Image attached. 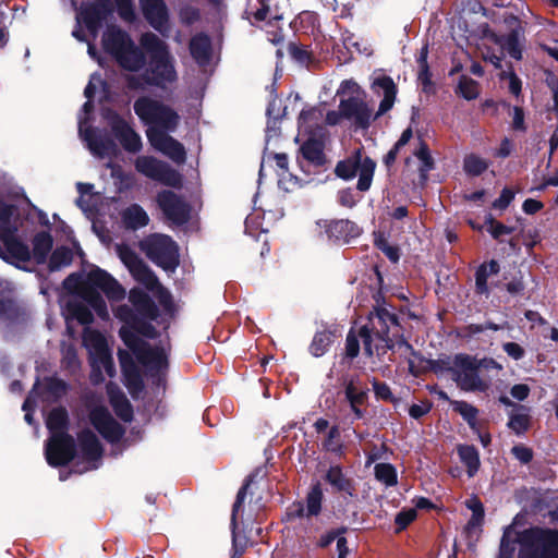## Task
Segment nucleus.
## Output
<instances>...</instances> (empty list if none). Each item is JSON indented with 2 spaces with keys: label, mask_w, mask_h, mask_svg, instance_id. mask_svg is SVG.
<instances>
[{
  "label": "nucleus",
  "mask_w": 558,
  "mask_h": 558,
  "mask_svg": "<svg viewBox=\"0 0 558 558\" xmlns=\"http://www.w3.org/2000/svg\"><path fill=\"white\" fill-rule=\"evenodd\" d=\"M63 284L71 293L69 299L64 301V316L68 323L70 319H76L83 325L93 322L92 312L78 299L85 301L100 318L107 319L109 317L105 300L97 291L92 289V286L100 289L111 301H121L126 294L124 288L110 274L100 268L92 269L85 279L80 275L72 274L64 280Z\"/></svg>",
  "instance_id": "f257e3e1"
},
{
  "label": "nucleus",
  "mask_w": 558,
  "mask_h": 558,
  "mask_svg": "<svg viewBox=\"0 0 558 558\" xmlns=\"http://www.w3.org/2000/svg\"><path fill=\"white\" fill-rule=\"evenodd\" d=\"M134 111L147 125L146 136L150 145L172 161L183 163L186 159L183 145L168 134L179 124L178 113L171 107L148 96L135 100Z\"/></svg>",
  "instance_id": "f03ea898"
},
{
  "label": "nucleus",
  "mask_w": 558,
  "mask_h": 558,
  "mask_svg": "<svg viewBox=\"0 0 558 558\" xmlns=\"http://www.w3.org/2000/svg\"><path fill=\"white\" fill-rule=\"evenodd\" d=\"M398 328L397 317L386 307H377L368 316V322L359 330L351 329L347 337V355L355 357L359 354V339L363 341L365 354L373 356L380 354V350L391 349L392 340L389 338L391 329Z\"/></svg>",
  "instance_id": "7ed1b4c3"
},
{
  "label": "nucleus",
  "mask_w": 558,
  "mask_h": 558,
  "mask_svg": "<svg viewBox=\"0 0 558 558\" xmlns=\"http://www.w3.org/2000/svg\"><path fill=\"white\" fill-rule=\"evenodd\" d=\"M142 48L148 57V65L144 78L135 75L128 77L129 86L132 88H143L144 85H155L166 88L173 84L178 74L174 66V58L171 56L168 46L157 35L145 33L140 39Z\"/></svg>",
  "instance_id": "20e7f679"
},
{
  "label": "nucleus",
  "mask_w": 558,
  "mask_h": 558,
  "mask_svg": "<svg viewBox=\"0 0 558 558\" xmlns=\"http://www.w3.org/2000/svg\"><path fill=\"white\" fill-rule=\"evenodd\" d=\"M501 366L493 359H477L457 354L450 362L449 372L457 386L466 392H485L492 386V378L485 374Z\"/></svg>",
  "instance_id": "39448f33"
},
{
  "label": "nucleus",
  "mask_w": 558,
  "mask_h": 558,
  "mask_svg": "<svg viewBox=\"0 0 558 558\" xmlns=\"http://www.w3.org/2000/svg\"><path fill=\"white\" fill-rule=\"evenodd\" d=\"M114 316L126 324L120 329V337L137 360L149 372L159 373L165 369L167 367L166 349L148 345L129 326L134 319L132 308L128 305H120L114 310Z\"/></svg>",
  "instance_id": "423d86ee"
},
{
  "label": "nucleus",
  "mask_w": 558,
  "mask_h": 558,
  "mask_svg": "<svg viewBox=\"0 0 558 558\" xmlns=\"http://www.w3.org/2000/svg\"><path fill=\"white\" fill-rule=\"evenodd\" d=\"M19 220L17 208L0 201V257L12 264L26 262L32 255L28 246L15 235Z\"/></svg>",
  "instance_id": "0eeeda50"
},
{
  "label": "nucleus",
  "mask_w": 558,
  "mask_h": 558,
  "mask_svg": "<svg viewBox=\"0 0 558 558\" xmlns=\"http://www.w3.org/2000/svg\"><path fill=\"white\" fill-rule=\"evenodd\" d=\"M68 413L64 409H53L46 421L51 436L46 445V459L51 466L68 463L74 457L73 439L65 433Z\"/></svg>",
  "instance_id": "6e6552de"
},
{
  "label": "nucleus",
  "mask_w": 558,
  "mask_h": 558,
  "mask_svg": "<svg viewBox=\"0 0 558 558\" xmlns=\"http://www.w3.org/2000/svg\"><path fill=\"white\" fill-rule=\"evenodd\" d=\"M83 344L89 353L90 380L99 384L105 380V374L113 377L116 369L105 336L87 327L83 333Z\"/></svg>",
  "instance_id": "1a4fd4ad"
},
{
  "label": "nucleus",
  "mask_w": 558,
  "mask_h": 558,
  "mask_svg": "<svg viewBox=\"0 0 558 558\" xmlns=\"http://www.w3.org/2000/svg\"><path fill=\"white\" fill-rule=\"evenodd\" d=\"M102 45L125 70L137 71L145 63L143 52L135 47L129 35L119 28L109 27L104 35Z\"/></svg>",
  "instance_id": "9d476101"
},
{
  "label": "nucleus",
  "mask_w": 558,
  "mask_h": 558,
  "mask_svg": "<svg viewBox=\"0 0 558 558\" xmlns=\"http://www.w3.org/2000/svg\"><path fill=\"white\" fill-rule=\"evenodd\" d=\"M117 253L133 277L156 294L159 298V302L166 308H169L171 303L169 293L162 288L157 277L144 262L125 245H118Z\"/></svg>",
  "instance_id": "9b49d317"
},
{
  "label": "nucleus",
  "mask_w": 558,
  "mask_h": 558,
  "mask_svg": "<svg viewBox=\"0 0 558 558\" xmlns=\"http://www.w3.org/2000/svg\"><path fill=\"white\" fill-rule=\"evenodd\" d=\"M375 168L376 163L371 158L356 150L348 158L339 161L335 172L339 178L347 181L359 175L357 190L365 192L372 185Z\"/></svg>",
  "instance_id": "f8f14e48"
},
{
  "label": "nucleus",
  "mask_w": 558,
  "mask_h": 558,
  "mask_svg": "<svg viewBox=\"0 0 558 558\" xmlns=\"http://www.w3.org/2000/svg\"><path fill=\"white\" fill-rule=\"evenodd\" d=\"M142 246L146 255L165 270H173L178 266V247L170 236L151 235L143 242Z\"/></svg>",
  "instance_id": "ddd939ff"
},
{
  "label": "nucleus",
  "mask_w": 558,
  "mask_h": 558,
  "mask_svg": "<svg viewBox=\"0 0 558 558\" xmlns=\"http://www.w3.org/2000/svg\"><path fill=\"white\" fill-rule=\"evenodd\" d=\"M135 169L143 175L169 186H179L181 175L166 162L151 156H140L135 160Z\"/></svg>",
  "instance_id": "4468645a"
},
{
  "label": "nucleus",
  "mask_w": 558,
  "mask_h": 558,
  "mask_svg": "<svg viewBox=\"0 0 558 558\" xmlns=\"http://www.w3.org/2000/svg\"><path fill=\"white\" fill-rule=\"evenodd\" d=\"M97 7L81 8L76 15L77 27L72 32L73 37L77 40L86 41V37L83 35L82 26L84 25L89 34L95 38L100 27L101 21L106 17L110 11L108 0H99Z\"/></svg>",
  "instance_id": "2eb2a0df"
},
{
  "label": "nucleus",
  "mask_w": 558,
  "mask_h": 558,
  "mask_svg": "<svg viewBox=\"0 0 558 558\" xmlns=\"http://www.w3.org/2000/svg\"><path fill=\"white\" fill-rule=\"evenodd\" d=\"M78 131L94 156L107 157L117 151V145L106 133L87 126V119L82 116L78 119Z\"/></svg>",
  "instance_id": "dca6fc26"
},
{
  "label": "nucleus",
  "mask_w": 558,
  "mask_h": 558,
  "mask_svg": "<svg viewBox=\"0 0 558 558\" xmlns=\"http://www.w3.org/2000/svg\"><path fill=\"white\" fill-rule=\"evenodd\" d=\"M267 168L275 169L278 177V185L282 190L290 192L299 186L298 178L290 173L288 169L287 155L266 151L262 160L259 177L264 175Z\"/></svg>",
  "instance_id": "f3484780"
},
{
  "label": "nucleus",
  "mask_w": 558,
  "mask_h": 558,
  "mask_svg": "<svg viewBox=\"0 0 558 558\" xmlns=\"http://www.w3.org/2000/svg\"><path fill=\"white\" fill-rule=\"evenodd\" d=\"M102 116L125 150L136 153L142 149L141 136L126 121L111 110H105Z\"/></svg>",
  "instance_id": "a211bd4d"
},
{
  "label": "nucleus",
  "mask_w": 558,
  "mask_h": 558,
  "mask_svg": "<svg viewBox=\"0 0 558 558\" xmlns=\"http://www.w3.org/2000/svg\"><path fill=\"white\" fill-rule=\"evenodd\" d=\"M158 204L169 220L177 225L189 219L190 209L185 202L171 191H163L158 195Z\"/></svg>",
  "instance_id": "6ab92c4d"
},
{
  "label": "nucleus",
  "mask_w": 558,
  "mask_h": 558,
  "mask_svg": "<svg viewBox=\"0 0 558 558\" xmlns=\"http://www.w3.org/2000/svg\"><path fill=\"white\" fill-rule=\"evenodd\" d=\"M90 420L96 429L110 441L118 440L123 434L121 426L102 407H97L90 412Z\"/></svg>",
  "instance_id": "aec40b11"
},
{
  "label": "nucleus",
  "mask_w": 558,
  "mask_h": 558,
  "mask_svg": "<svg viewBox=\"0 0 558 558\" xmlns=\"http://www.w3.org/2000/svg\"><path fill=\"white\" fill-rule=\"evenodd\" d=\"M144 16L159 33L168 31V12L163 0H140Z\"/></svg>",
  "instance_id": "412c9836"
},
{
  "label": "nucleus",
  "mask_w": 558,
  "mask_h": 558,
  "mask_svg": "<svg viewBox=\"0 0 558 558\" xmlns=\"http://www.w3.org/2000/svg\"><path fill=\"white\" fill-rule=\"evenodd\" d=\"M372 89L377 96H383L376 117L385 114L392 108L396 100L397 87L392 78L386 75L374 77Z\"/></svg>",
  "instance_id": "4be33fe9"
},
{
  "label": "nucleus",
  "mask_w": 558,
  "mask_h": 558,
  "mask_svg": "<svg viewBox=\"0 0 558 558\" xmlns=\"http://www.w3.org/2000/svg\"><path fill=\"white\" fill-rule=\"evenodd\" d=\"M119 360L124 377V384L131 395H137L143 387L138 366L132 355L125 350H119Z\"/></svg>",
  "instance_id": "5701e85b"
},
{
  "label": "nucleus",
  "mask_w": 558,
  "mask_h": 558,
  "mask_svg": "<svg viewBox=\"0 0 558 558\" xmlns=\"http://www.w3.org/2000/svg\"><path fill=\"white\" fill-rule=\"evenodd\" d=\"M344 393L351 410L355 414V417L361 418L363 416V412L360 407L364 404L366 400L367 389L362 387L357 380L351 379L345 385Z\"/></svg>",
  "instance_id": "b1692460"
},
{
  "label": "nucleus",
  "mask_w": 558,
  "mask_h": 558,
  "mask_svg": "<svg viewBox=\"0 0 558 558\" xmlns=\"http://www.w3.org/2000/svg\"><path fill=\"white\" fill-rule=\"evenodd\" d=\"M121 218L124 227L132 230L146 227L149 222L147 213L137 204L126 207L121 213Z\"/></svg>",
  "instance_id": "393cba45"
},
{
  "label": "nucleus",
  "mask_w": 558,
  "mask_h": 558,
  "mask_svg": "<svg viewBox=\"0 0 558 558\" xmlns=\"http://www.w3.org/2000/svg\"><path fill=\"white\" fill-rule=\"evenodd\" d=\"M78 448L82 457L87 461H94L101 454L100 444L96 435L89 430L83 432L78 437Z\"/></svg>",
  "instance_id": "a878e982"
},
{
  "label": "nucleus",
  "mask_w": 558,
  "mask_h": 558,
  "mask_svg": "<svg viewBox=\"0 0 558 558\" xmlns=\"http://www.w3.org/2000/svg\"><path fill=\"white\" fill-rule=\"evenodd\" d=\"M465 505L472 511V515L465 526V531L471 537H477L484 521L483 505L475 497H472L469 500H466Z\"/></svg>",
  "instance_id": "bb28decb"
},
{
  "label": "nucleus",
  "mask_w": 558,
  "mask_h": 558,
  "mask_svg": "<svg viewBox=\"0 0 558 558\" xmlns=\"http://www.w3.org/2000/svg\"><path fill=\"white\" fill-rule=\"evenodd\" d=\"M190 51L198 64L204 65L208 63L211 53V45L208 36L203 34L194 36L190 43Z\"/></svg>",
  "instance_id": "cd10ccee"
},
{
  "label": "nucleus",
  "mask_w": 558,
  "mask_h": 558,
  "mask_svg": "<svg viewBox=\"0 0 558 558\" xmlns=\"http://www.w3.org/2000/svg\"><path fill=\"white\" fill-rule=\"evenodd\" d=\"M323 500V490L319 484H316L312 487L311 492L307 495L306 508L299 505L295 509L296 517H310L317 515L322 508Z\"/></svg>",
  "instance_id": "c85d7f7f"
},
{
  "label": "nucleus",
  "mask_w": 558,
  "mask_h": 558,
  "mask_svg": "<svg viewBox=\"0 0 558 558\" xmlns=\"http://www.w3.org/2000/svg\"><path fill=\"white\" fill-rule=\"evenodd\" d=\"M541 551H529L526 558H558V532L544 531Z\"/></svg>",
  "instance_id": "c756f323"
},
{
  "label": "nucleus",
  "mask_w": 558,
  "mask_h": 558,
  "mask_svg": "<svg viewBox=\"0 0 558 558\" xmlns=\"http://www.w3.org/2000/svg\"><path fill=\"white\" fill-rule=\"evenodd\" d=\"M108 395L117 415L123 421H130L132 418V409L125 396L112 385H108Z\"/></svg>",
  "instance_id": "7c9ffc66"
},
{
  "label": "nucleus",
  "mask_w": 558,
  "mask_h": 558,
  "mask_svg": "<svg viewBox=\"0 0 558 558\" xmlns=\"http://www.w3.org/2000/svg\"><path fill=\"white\" fill-rule=\"evenodd\" d=\"M496 44L513 59L520 60L522 58V39L518 31L497 37Z\"/></svg>",
  "instance_id": "2f4dec72"
},
{
  "label": "nucleus",
  "mask_w": 558,
  "mask_h": 558,
  "mask_svg": "<svg viewBox=\"0 0 558 558\" xmlns=\"http://www.w3.org/2000/svg\"><path fill=\"white\" fill-rule=\"evenodd\" d=\"M458 453L461 461L468 469L469 476H474L481 464L477 450L473 446L464 445L458 447Z\"/></svg>",
  "instance_id": "473e14b6"
},
{
  "label": "nucleus",
  "mask_w": 558,
  "mask_h": 558,
  "mask_svg": "<svg viewBox=\"0 0 558 558\" xmlns=\"http://www.w3.org/2000/svg\"><path fill=\"white\" fill-rule=\"evenodd\" d=\"M130 302L136 307L138 312L147 317H155V307L148 295L141 290H131L129 295Z\"/></svg>",
  "instance_id": "72a5a7b5"
},
{
  "label": "nucleus",
  "mask_w": 558,
  "mask_h": 558,
  "mask_svg": "<svg viewBox=\"0 0 558 558\" xmlns=\"http://www.w3.org/2000/svg\"><path fill=\"white\" fill-rule=\"evenodd\" d=\"M52 247V239L46 233H38L34 239L33 255L37 263H43Z\"/></svg>",
  "instance_id": "f704fd0d"
},
{
  "label": "nucleus",
  "mask_w": 558,
  "mask_h": 558,
  "mask_svg": "<svg viewBox=\"0 0 558 558\" xmlns=\"http://www.w3.org/2000/svg\"><path fill=\"white\" fill-rule=\"evenodd\" d=\"M450 403L452 409L468 422L470 427L476 429L477 409L465 401H451Z\"/></svg>",
  "instance_id": "c9c22d12"
},
{
  "label": "nucleus",
  "mask_w": 558,
  "mask_h": 558,
  "mask_svg": "<svg viewBox=\"0 0 558 558\" xmlns=\"http://www.w3.org/2000/svg\"><path fill=\"white\" fill-rule=\"evenodd\" d=\"M332 337L330 331L317 332L310 347L311 353L316 357L324 355L328 347L332 343Z\"/></svg>",
  "instance_id": "e433bc0d"
},
{
  "label": "nucleus",
  "mask_w": 558,
  "mask_h": 558,
  "mask_svg": "<svg viewBox=\"0 0 558 558\" xmlns=\"http://www.w3.org/2000/svg\"><path fill=\"white\" fill-rule=\"evenodd\" d=\"M72 262V252L66 247H58L53 251L50 260V270H59L62 267L70 265Z\"/></svg>",
  "instance_id": "4c0bfd02"
},
{
  "label": "nucleus",
  "mask_w": 558,
  "mask_h": 558,
  "mask_svg": "<svg viewBox=\"0 0 558 558\" xmlns=\"http://www.w3.org/2000/svg\"><path fill=\"white\" fill-rule=\"evenodd\" d=\"M427 53H428L427 47L424 46L421 49L420 57L417 59L418 66H420L418 81L422 84L423 89L425 92H429L430 86H432L430 80H429L428 65H427Z\"/></svg>",
  "instance_id": "58836bf2"
},
{
  "label": "nucleus",
  "mask_w": 558,
  "mask_h": 558,
  "mask_svg": "<svg viewBox=\"0 0 558 558\" xmlns=\"http://www.w3.org/2000/svg\"><path fill=\"white\" fill-rule=\"evenodd\" d=\"M375 476L378 481L383 482L387 486H391L397 483L396 469L389 463L376 464Z\"/></svg>",
  "instance_id": "ea45409f"
},
{
  "label": "nucleus",
  "mask_w": 558,
  "mask_h": 558,
  "mask_svg": "<svg viewBox=\"0 0 558 558\" xmlns=\"http://www.w3.org/2000/svg\"><path fill=\"white\" fill-rule=\"evenodd\" d=\"M326 480L337 490L349 492V482L344 478L342 471L339 466H331L326 474Z\"/></svg>",
  "instance_id": "a19ab883"
},
{
  "label": "nucleus",
  "mask_w": 558,
  "mask_h": 558,
  "mask_svg": "<svg viewBox=\"0 0 558 558\" xmlns=\"http://www.w3.org/2000/svg\"><path fill=\"white\" fill-rule=\"evenodd\" d=\"M488 168V162L476 156L470 155L464 159V170L472 175H478Z\"/></svg>",
  "instance_id": "79ce46f5"
},
{
  "label": "nucleus",
  "mask_w": 558,
  "mask_h": 558,
  "mask_svg": "<svg viewBox=\"0 0 558 558\" xmlns=\"http://www.w3.org/2000/svg\"><path fill=\"white\" fill-rule=\"evenodd\" d=\"M104 86V81L100 75L93 74L89 78L88 85L86 86L84 94L87 99H90L97 88ZM92 110L90 100H87L83 106L84 114H88Z\"/></svg>",
  "instance_id": "37998d69"
},
{
  "label": "nucleus",
  "mask_w": 558,
  "mask_h": 558,
  "mask_svg": "<svg viewBox=\"0 0 558 558\" xmlns=\"http://www.w3.org/2000/svg\"><path fill=\"white\" fill-rule=\"evenodd\" d=\"M458 88L461 96L468 100L474 99L478 96L477 83L470 77H461Z\"/></svg>",
  "instance_id": "c03bdc74"
},
{
  "label": "nucleus",
  "mask_w": 558,
  "mask_h": 558,
  "mask_svg": "<svg viewBox=\"0 0 558 558\" xmlns=\"http://www.w3.org/2000/svg\"><path fill=\"white\" fill-rule=\"evenodd\" d=\"M415 156L422 163L420 167L421 178L425 180L427 172L433 168V159L426 145L421 144V147L415 153Z\"/></svg>",
  "instance_id": "a18cd8bd"
},
{
  "label": "nucleus",
  "mask_w": 558,
  "mask_h": 558,
  "mask_svg": "<svg viewBox=\"0 0 558 558\" xmlns=\"http://www.w3.org/2000/svg\"><path fill=\"white\" fill-rule=\"evenodd\" d=\"M301 149L303 156L307 160L316 163H319L322 161V149L316 142L307 141L306 143L303 144Z\"/></svg>",
  "instance_id": "49530a36"
},
{
  "label": "nucleus",
  "mask_w": 558,
  "mask_h": 558,
  "mask_svg": "<svg viewBox=\"0 0 558 558\" xmlns=\"http://www.w3.org/2000/svg\"><path fill=\"white\" fill-rule=\"evenodd\" d=\"M93 189V185L86 184V183H77V191L80 193V197L77 199V205L85 211L92 210V205L89 204V201L86 199L93 198L94 195H92L90 191Z\"/></svg>",
  "instance_id": "de8ad7c7"
},
{
  "label": "nucleus",
  "mask_w": 558,
  "mask_h": 558,
  "mask_svg": "<svg viewBox=\"0 0 558 558\" xmlns=\"http://www.w3.org/2000/svg\"><path fill=\"white\" fill-rule=\"evenodd\" d=\"M487 231L495 238L498 239L504 234H509L513 231V228L507 227L500 222H497L493 217L486 219Z\"/></svg>",
  "instance_id": "09e8293b"
},
{
  "label": "nucleus",
  "mask_w": 558,
  "mask_h": 558,
  "mask_svg": "<svg viewBox=\"0 0 558 558\" xmlns=\"http://www.w3.org/2000/svg\"><path fill=\"white\" fill-rule=\"evenodd\" d=\"M509 427L517 434H521L527 429L529 415L525 413L512 414L508 423Z\"/></svg>",
  "instance_id": "8fccbe9b"
},
{
  "label": "nucleus",
  "mask_w": 558,
  "mask_h": 558,
  "mask_svg": "<svg viewBox=\"0 0 558 558\" xmlns=\"http://www.w3.org/2000/svg\"><path fill=\"white\" fill-rule=\"evenodd\" d=\"M376 246L385 253V255L393 263L399 260V251L397 247L391 246L388 244L386 239H384L381 235L377 236L375 240Z\"/></svg>",
  "instance_id": "3c124183"
},
{
  "label": "nucleus",
  "mask_w": 558,
  "mask_h": 558,
  "mask_svg": "<svg viewBox=\"0 0 558 558\" xmlns=\"http://www.w3.org/2000/svg\"><path fill=\"white\" fill-rule=\"evenodd\" d=\"M371 117H372L371 109L364 102H362L359 110L355 111V114L353 116V118L351 120H354V122L357 125L365 128L369 124Z\"/></svg>",
  "instance_id": "603ef678"
},
{
  "label": "nucleus",
  "mask_w": 558,
  "mask_h": 558,
  "mask_svg": "<svg viewBox=\"0 0 558 558\" xmlns=\"http://www.w3.org/2000/svg\"><path fill=\"white\" fill-rule=\"evenodd\" d=\"M362 105V101L350 98L348 100H342L340 104V110L341 114L348 119H352L355 114V111L359 110L360 106Z\"/></svg>",
  "instance_id": "864d4df0"
},
{
  "label": "nucleus",
  "mask_w": 558,
  "mask_h": 558,
  "mask_svg": "<svg viewBox=\"0 0 558 558\" xmlns=\"http://www.w3.org/2000/svg\"><path fill=\"white\" fill-rule=\"evenodd\" d=\"M117 9L119 12V15L128 21L131 22L134 19V10L132 5L131 0H116Z\"/></svg>",
  "instance_id": "5fc2aeb1"
},
{
  "label": "nucleus",
  "mask_w": 558,
  "mask_h": 558,
  "mask_svg": "<svg viewBox=\"0 0 558 558\" xmlns=\"http://www.w3.org/2000/svg\"><path fill=\"white\" fill-rule=\"evenodd\" d=\"M511 453L517 460L524 464L529 463L533 458L532 450L523 445H517L512 447Z\"/></svg>",
  "instance_id": "6e6d98bb"
},
{
  "label": "nucleus",
  "mask_w": 558,
  "mask_h": 558,
  "mask_svg": "<svg viewBox=\"0 0 558 558\" xmlns=\"http://www.w3.org/2000/svg\"><path fill=\"white\" fill-rule=\"evenodd\" d=\"M416 518V510L411 508L401 511L396 517V523L400 530L407 527Z\"/></svg>",
  "instance_id": "4d7b16f0"
},
{
  "label": "nucleus",
  "mask_w": 558,
  "mask_h": 558,
  "mask_svg": "<svg viewBox=\"0 0 558 558\" xmlns=\"http://www.w3.org/2000/svg\"><path fill=\"white\" fill-rule=\"evenodd\" d=\"M514 194L511 190H502L500 196L494 202L493 206L498 209H505L513 199Z\"/></svg>",
  "instance_id": "13d9d810"
},
{
  "label": "nucleus",
  "mask_w": 558,
  "mask_h": 558,
  "mask_svg": "<svg viewBox=\"0 0 558 558\" xmlns=\"http://www.w3.org/2000/svg\"><path fill=\"white\" fill-rule=\"evenodd\" d=\"M180 19L186 24H191L198 19V11L193 7H184L180 11Z\"/></svg>",
  "instance_id": "bf43d9fd"
},
{
  "label": "nucleus",
  "mask_w": 558,
  "mask_h": 558,
  "mask_svg": "<svg viewBox=\"0 0 558 558\" xmlns=\"http://www.w3.org/2000/svg\"><path fill=\"white\" fill-rule=\"evenodd\" d=\"M48 389L54 397H59L66 390V385L63 380L51 378L47 384Z\"/></svg>",
  "instance_id": "052dcab7"
},
{
  "label": "nucleus",
  "mask_w": 558,
  "mask_h": 558,
  "mask_svg": "<svg viewBox=\"0 0 558 558\" xmlns=\"http://www.w3.org/2000/svg\"><path fill=\"white\" fill-rule=\"evenodd\" d=\"M504 350L509 356H511L514 360H520L524 354V350L518 343L514 342L505 343Z\"/></svg>",
  "instance_id": "680f3d73"
},
{
  "label": "nucleus",
  "mask_w": 558,
  "mask_h": 558,
  "mask_svg": "<svg viewBox=\"0 0 558 558\" xmlns=\"http://www.w3.org/2000/svg\"><path fill=\"white\" fill-rule=\"evenodd\" d=\"M63 360L70 368L74 369L78 366L77 356L75 350L72 347L63 349Z\"/></svg>",
  "instance_id": "e2e57ef3"
},
{
  "label": "nucleus",
  "mask_w": 558,
  "mask_h": 558,
  "mask_svg": "<svg viewBox=\"0 0 558 558\" xmlns=\"http://www.w3.org/2000/svg\"><path fill=\"white\" fill-rule=\"evenodd\" d=\"M512 126L515 130L524 131V113L521 108L514 107L512 110Z\"/></svg>",
  "instance_id": "0e129e2a"
},
{
  "label": "nucleus",
  "mask_w": 558,
  "mask_h": 558,
  "mask_svg": "<svg viewBox=\"0 0 558 558\" xmlns=\"http://www.w3.org/2000/svg\"><path fill=\"white\" fill-rule=\"evenodd\" d=\"M317 114L319 113L315 109L310 111H302L299 118L300 129L307 131V122H310L312 119H317Z\"/></svg>",
  "instance_id": "69168bd1"
},
{
  "label": "nucleus",
  "mask_w": 558,
  "mask_h": 558,
  "mask_svg": "<svg viewBox=\"0 0 558 558\" xmlns=\"http://www.w3.org/2000/svg\"><path fill=\"white\" fill-rule=\"evenodd\" d=\"M529 392L530 388L524 384L514 385L510 391L511 396L518 400H524L529 396Z\"/></svg>",
  "instance_id": "338daca9"
},
{
  "label": "nucleus",
  "mask_w": 558,
  "mask_h": 558,
  "mask_svg": "<svg viewBox=\"0 0 558 558\" xmlns=\"http://www.w3.org/2000/svg\"><path fill=\"white\" fill-rule=\"evenodd\" d=\"M430 407L428 403L413 404L409 410V414L413 418H420L429 411Z\"/></svg>",
  "instance_id": "774afa93"
}]
</instances>
